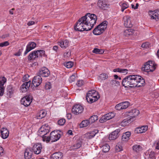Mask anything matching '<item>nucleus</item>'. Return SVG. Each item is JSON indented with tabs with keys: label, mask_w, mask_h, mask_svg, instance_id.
I'll use <instances>...</instances> for the list:
<instances>
[{
	"label": "nucleus",
	"mask_w": 159,
	"mask_h": 159,
	"mask_svg": "<svg viewBox=\"0 0 159 159\" xmlns=\"http://www.w3.org/2000/svg\"><path fill=\"white\" fill-rule=\"evenodd\" d=\"M128 115L130 118H135L138 116L139 113V111L136 109H134L128 112Z\"/></svg>",
	"instance_id": "obj_18"
},
{
	"label": "nucleus",
	"mask_w": 159,
	"mask_h": 159,
	"mask_svg": "<svg viewBox=\"0 0 159 159\" xmlns=\"http://www.w3.org/2000/svg\"><path fill=\"white\" fill-rule=\"evenodd\" d=\"M128 124V122L126 120H124L120 123V125L122 126H125Z\"/></svg>",
	"instance_id": "obj_54"
},
{
	"label": "nucleus",
	"mask_w": 159,
	"mask_h": 159,
	"mask_svg": "<svg viewBox=\"0 0 159 159\" xmlns=\"http://www.w3.org/2000/svg\"><path fill=\"white\" fill-rule=\"evenodd\" d=\"M32 151L31 148H28L25 150L24 156L25 159H30L32 156Z\"/></svg>",
	"instance_id": "obj_21"
},
{
	"label": "nucleus",
	"mask_w": 159,
	"mask_h": 159,
	"mask_svg": "<svg viewBox=\"0 0 159 159\" xmlns=\"http://www.w3.org/2000/svg\"><path fill=\"white\" fill-rule=\"evenodd\" d=\"M102 151L104 152H108L110 149V146L107 144H106L102 146Z\"/></svg>",
	"instance_id": "obj_42"
},
{
	"label": "nucleus",
	"mask_w": 159,
	"mask_h": 159,
	"mask_svg": "<svg viewBox=\"0 0 159 159\" xmlns=\"http://www.w3.org/2000/svg\"><path fill=\"white\" fill-rule=\"evenodd\" d=\"M36 45L35 43L32 42H29L26 46V50L24 53V55H25L28 52L34 48Z\"/></svg>",
	"instance_id": "obj_14"
},
{
	"label": "nucleus",
	"mask_w": 159,
	"mask_h": 159,
	"mask_svg": "<svg viewBox=\"0 0 159 159\" xmlns=\"http://www.w3.org/2000/svg\"><path fill=\"white\" fill-rule=\"evenodd\" d=\"M98 131H93L86 134V136L87 139H90L93 137L98 133Z\"/></svg>",
	"instance_id": "obj_33"
},
{
	"label": "nucleus",
	"mask_w": 159,
	"mask_h": 159,
	"mask_svg": "<svg viewBox=\"0 0 159 159\" xmlns=\"http://www.w3.org/2000/svg\"><path fill=\"white\" fill-rule=\"evenodd\" d=\"M38 52L36 51H34L31 52L28 57V59L29 60L34 59L38 57Z\"/></svg>",
	"instance_id": "obj_26"
},
{
	"label": "nucleus",
	"mask_w": 159,
	"mask_h": 159,
	"mask_svg": "<svg viewBox=\"0 0 159 159\" xmlns=\"http://www.w3.org/2000/svg\"><path fill=\"white\" fill-rule=\"evenodd\" d=\"M83 107L80 104L74 105L72 109V113L75 115H78L81 113L83 111Z\"/></svg>",
	"instance_id": "obj_6"
},
{
	"label": "nucleus",
	"mask_w": 159,
	"mask_h": 159,
	"mask_svg": "<svg viewBox=\"0 0 159 159\" xmlns=\"http://www.w3.org/2000/svg\"><path fill=\"white\" fill-rule=\"evenodd\" d=\"M47 112L44 110H42L38 112L36 116L37 119H40L44 117L46 115Z\"/></svg>",
	"instance_id": "obj_23"
},
{
	"label": "nucleus",
	"mask_w": 159,
	"mask_h": 159,
	"mask_svg": "<svg viewBox=\"0 0 159 159\" xmlns=\"http://www.w3.org/2000/svg\"><path fill=\"white\" fill-rule=\"evenodd\" d=\"M93 52L96 54H101L104 52V51L102 49L95 48L93 51Z\"/></svg>",
	"instance_id": "obj_45"
},
{
	"label": "nucleus",
	"mask_w": 159,
	"mask_h": 159,
	"mask_svg": "<svg viewBox=\"0 0 159 159\" xmlns=\"http://www.w3.org/2000/svg\"><path fill=\"white\" fill-rule=\"evenodd\" d=\"M114 72H119L124 73V74H126L128 73V70L126 69H123L120 68H116L113 70Z\"/></svg>",
	"instance_id": "obj_34"
},
{
	"label": "nucleus",
	"mask_w": 159,
	"mask_h": 159,
	"mask_svg": "<svg viewBox=\"0 0 159 159\" xmlns=\"http://www.w3.org/2000/svg\"><path fill=\"white\" fill-rule=\"evenodd\" d=\"M148 47V44L147 43H143L141 45V47L143 48H147Z\"/></svg>",
	"instance_id": "obj_61"
},
{
	"label": "nucleus",
	"mask_w": 159,
	"mask_h": 159,
	"mask_svg": "<svg viewBox=\"0 0 159 159\" xmlns=\"http://www.w3.org/2000/svg\"><path fill=\"white\" fill-rule=\"evenodd\" d=\"M149 14L151 19L155 20L158 19L159 18V10L149 11Z\"/></svg>",
	"instance_id": "obj_16"
},
{
	"label": "nucleus",
	"mask_w": 159,
	"mask_h": 159,
	"mask_svg": "<svg viewBox=\"0 0 159 159\" xmlns=\"http://www.w3.org/2000/svg\"><path fill=\"white\" fill-rule=\"evenodd\" d=\"M108 78V74L106 73H104L101 74L99 75L98 79L101 82H102V81L105 80L107 79Z\"/></svg>",
	"instance_id": "obj_28"
},
{
	"label": "nucleus",
	"mask_w": 159,
	"mask_h": 159,
	"mask_svg": "<svg viewBox=\"0 0 159 159\" xmlns=\"http://www.w3.org/2000/svg\"><path fill=\"white\" fill-rule=\"evenodd\" d=\"M29 77V76L28 75H25L23 77V81L25 82L27 81Z\"/></svg>",
	"instance_id": "obj_56"
},
{
	"label": "nucleus",
	"mask_w": 159,
	"mask_h": 159,
	"mask_svg": "<svg viewBox=\"0 0 159 159\" xmlns=\"http://www.w3.org/2000/svg\"><path fill=\"white\" fill-rule=\"evenodd\" d=\"M156 149H159V140L156 143Z\"/></svg>",
	"instance_id": "obj_64"
},
{
	"label": "nucleus",
	"mask_w": 159,
	"mask_h": 159,
	"mask_svg": "<svg viewBox=\"0 0 159 159\" xmlns=\"http://www.w3.org/2000/svg\"><path fill=\"white\" fill-rule=\"evenodd\" d=\"M50 127L47 124L43 125L39 130V134L42 135H47V134L50 131Z\"/></svg>",
	"instance_id": "obj_9"
},
{
	"label": "nucleus",
	"mask_w": 159,
	"mask_h": 159,
	"mask_svg": "<svg viewBox=\"0 0 159 159\" xmlns=\"http://www.w3.org/2000/svg\"><path fill=\"white\" fill-rule=\"evenodd\" d=\"M42 78L39 75L35 76L32 80V84L34 87H38L42 83Z\"/></svg>",
	"instance_id": "obj_13"
},
{
	"label": "nucleus",
	"mask_w": 159,
	"mask_h": 159,
	"mask_svg": "<svg viewBox=\"0 0 159 159\" xmlns=\"http://www.w3.org/2000/svg\"><path fill=\"white\" fill-rule=\"evenodd\" d=\"M107 22L105 21L97 26L93 31V33L95 35H99L103 33L107 27Z\"/></svg>",
	"instance_id": "obj_4"
},
{
	"label": "nucleus",
	"mask_w": 159,
	"mask_h": 159,
	"mask_svg": "<svg viewBox=\"0 0 159 159\" xmlns=\"http://www.w3.org/2000/svg\"><path fill=\"white\" fill-rule=\"evenodd\" d=\"M124 25L128 28H130L132 27V23L131 22L130 17L128 16H125L123 17Z\"/></svg>",
	"instance_id": "obj_15"
},
{
	"label": "nucleus",
	"mask_w": 159,
	"mask_h": 159,
	"mask_svg": "<svg viewBox=\"0 0 159 159\" xmlns=\"http://www.w3.org/2000/svg\"><path fill=\"white\" fill-rule=\"evenodd\" d=\"M67 117L68 119H70L71 117V115L70 113H68L67 114Z\"/></svg>",
	"instance_id": "obj_63"
},
{
	"label": "nucleus",
	"mask_w": 159,
	"mask_h": 159,
	"mask_svg": "<svg viewBox=\"0 0 159 159\" xmlns=\"http://www.w3.org/2000/svg\"><path fill=\"white\" fill-rule=\"evenodd\" d=\"M97 19V16L95 14L87 13L79 19L74 26V29L79 31L90 30L96 23Z\"/></svg>",
	"instance_id": "obj_1"
},
{
	"label": "nucleus",
	"mask_w": 159,
	"mask_h": 159,
	"mask_svg": "<svg viewBox=\"0 0 159 159\" xmlns=\"http://www.w3.org/2000/svg\"><path fill=\"white\" fill-rule=\"evenodd\" d=\"M121 105V108L122 109H126L129 106V103L127 101L125 102L120 103Z\"/></svg>",
	"instance_id": "obj_40"
},
{
	"label": "nucleus",
	"mask_w": 159,
	"mask_h": 159,
	"mask_svg": "<svg viewBox=\"0 0 159 159\" xmlns=\"http://www.w3.org/2000/svg\"><path fill=\"white\" fill-rule=\"evenodd\" d=\"M7 91L10 94H12L14 92L15 89V87L11 85H9L7 87Z\"/></svg>",
	"instance_id": "obj_37"
},
{
	"label": "nucleus",
	"mask_w": 159,
	"mask_h": 159,
	"mask_svg": "<svg viewBox=\"0 0 159 159\" xmlns=\"http://www.w3.org/2000/svg\"><path fill=\"white\" fill-rule=\"evenodd\" d=\"M139 6V4L138 3H136L135 6H134V4H131L132 8L134 9H137L138 8Z\"/></svg>",
	"instance_id": "obj_58"
},
{
	"label": "nucleus",
	"mask_w": 159,
	"mask_h": 159,
	"mask_svg": "<svg viewBox=\"0 0 159 159\" xmlns=\"http://www.w3.org/2000/svg\"><path fill=\"white\" fill-rule=\"evenodd\" d=\"M148 126L147 125L142 126L136 128L135 130V132L136 133H142L145 132L148 129Z\"/></svg>",
	"instance_id": "obj_22"
},
{
	"label": "nucleus",
	"mask_w": 159,
	"mask_h": 159,
	"mask_svg": "<svg viewBox=\"0 0 159 159\" xmlns=\"http://www.w3.org/2000/svg\"><path fill=\"white\" fill-rule=\"evenodd\" d=\"M1 133L2 138L3 139H6L8 136L9 132L6 128H2L1 130Z\"/></svg>",
	"instance_id": "obj_24"
},
{
	"label": "nucleus",
	"mask_w": 159,
	"mask_h": 159,
	"mask_svg": "<svg viewBox=\"0 0 159 159\" xmlns=\"http://www.w3.org/2000/svg\"><path fill=\"white\" fill-rule=\"evenodd\" d=\"M4 92V89L2 87H0V96H2Z\"/></svg>",
	"instance_id": "obj_59"
},
{
	"label": "nucleus",
	"mask_w": 159,
	"mask_h": 159,
	"mask_svg": "<svg viewBox=\"0 0 159 159\" xmlns=\"http://www.w3.org/2000/svg\"><path fill=\"white\" fill-rule=\"evenodd\" d=\"M135 32V31L129 28L125 30L124 31V35L126 36H128L130 35H133Z\"/></svg>",
	"instance_id": "obj_27"
},
{
	"label": "nucleus",
	"mask_w": 159,
	"mask_h": 159,
	"mask_svg": "<svg viewBox=\"0 0 159 159\" xmlns=\"http://www.w3.org/2000/svg\"><path fill=\"white\" fill-rule=\"evenodd\" d=\"M50 139L52 142L57 141L61 137L60 134L57 131H54L50 134Z\"/></svg>",
	"instance_id": "obj_8"
},
{
	"label": "nucleus",
	"mask_w": 159,
	"mask_h": 159,
	"mask_svg": "<svg viewBox=\"0 0 159 159\" xmlns=\"http://www.w3.org/2000/svg\"><path fill=\"white\" fill-rule=\"evenodd\" d=\"M62 156V153L61 152H57L53 154L52 157L53 159H61Z\"/></svg>",
	"instance_id": "obj_30"
},
{
	"label": "nucleus",
	"mask_w": 159,
	"mask_h": 159,
	"mask_svg": "<svg viewBox=\"0 0 159 159\" xmlns=\"http://www.w3.org/2000/svg\"><path fill=\"white\" fill-rule=\"evenodd\" d=\"M149 66V62L148 61L144 65L143 70L146 72H150V71H149L150 68Z\"/></svg>",
	"instance_id": "obj_44"
},
{
	"label": "nucleus",
	"mask_w": 159,
	"mask_h": 159,
	"mask_svg": "<svg viewBox=\"0 0 159 159\" xmlns=\"http://www.w3.org/2000/svg\"><path fill=\"white\" fill-rule=\"evenodd\" d=\"M120 5L121 7V11H124V10L129 7V5L128 3L124 2L122 3H120Z\"/></svg>",
	"instance_id": "obj_38"
},
{
	"label": "nucleus",
	"mask_w": 159,
	"mask_h": 159,
	"mask_svg": "<svg viewBox=\"0 0 159 159\" xmlns=\"http://www.w3.org/2000/svg\"><path fill=\"white\" fill-rule=\"evenodd\" d=\"M149 70L150 72L153 71L156 69V65L155 62L152 61H149Z\"/></svg>",
	"instance_id": "obj_32"
},
{
	"label": "nucleus",
	"mask_w": 159,
	"mask_h": 159,
	"mask_svg": "<svg viewBox=\"0 0 159 159\" xmlns=\"http://www.w3.org/2000/svg\"><path fill=\"white\" fill-rule=\"evenodd\" d=\"M121 103H119L116 105L115 106V108L116 109L118 110H120L122 109V108H121Z\"/></svg>",
	"instance_id": "obj_55"
},
{
	"label": "nucleus",
	"mask_w": 159,
	"mask_h": 159,
	"mask_svg": "<svg viewBox=\"0 0 159 159\" xmlns=\"http://www.w3.org/2000/svg\"><path fill=\"white\" fill-rule=\"evenodd\" d=\"M42 149V146L41 143H38L35 144L33 147L32 151L36 154H39Z\"/></svg>",
	"instance_id": "obj_11"
},
{
	"label": "nucleus",
	"mask_w": 159,
	"mask_h": 159,
	"mask_svg": "<svg viewBox=\"0 0 159 159\" xmlns=\"http://www.w3.org/2000/svg\"><path fill=\"white\" fill-rule=\"evenodd\" d=\"M120 132V129H117L109 135V139L110 140L115 139L118 137V134Z\"/></svg>",
	"instance_id": "obj_20"
},
{
	"label": "nucleus",
	"mask_w": 159,
	"mask_h": 159,
	"mask_svg": "<svg viewBox=\"0 0 159 159\" xmlns=\"http://www.w3.org/2000/svg\"><path fill=\"white\" fill-rule=\"evenodd\" d=\"M132 148L134 151L136 153H139L143 149L141 146L138 144L133 146Z\"/></svg>",
	"instance_id": "obj_29"
},
{
	"label": "nucleus",
	"mask_w": 159,
	"mask_h": 159,
	"mask_svg": "<svg viewBox=\"0 0 159 159\" xmlns=\"http://www.w3.org/2000/svg\"><path fill=\"white\" fill-rule=\"evenodd\" d=\"M149 158L150 159H153L154 158V152H151L149 154Z\"/></svg>",
	"instance_id": "obj_57"
},
{
	"label": "nucleus",
	"mask_w": 159,
	"mask_h": 159,
	"mask_svg": "<svg viewBox=\"0 0 159 159\" xmlns=\"http://www.w3.org/2000/svg\"><path fill=\"white\" fill-rule=\"evenodd\" d=\"M51 84L50 82L47 83L45 85V89L46 90L50 89L51 88Z\"/></svg>",
	"instance_id": "obj_53"
},
{
	"label": "nucleus",
	"mask_w": 159,
	"mask_h": 159,
	"mask_svg": "<svg viewBox=\"0 0 159 159\" xmlns=\"http://www.w3.org/2000/svg\"><path fill=\"white\" fill-rule=\"evenodd\" d=\"M84 82L82 80L78 81L76 84V85L79 87H81L84 84Z\"/></svg>",
	"instance_id": "obj_52"
},
{
	"label": "nucleus",
	"mask_w": 159,
	"mask_h": 159,
	"mask_svg": "<svg viewBox=\"0 0 159 159\" xmlns=\"http://www.w3.org/2000/svg\"><path fill=\"white\" fill-rule=\"evenodd\" d=\"M145 80L141 76L137 75H131L126 77L122 81V84L125 88L128 86L140 87L145 85Z\"/></svg>",
	"instance_id": "obj_2"
},
{
	"label": "nucleus",
	"mask_w": 159,
	"mask_h": 159,
	"mask_svg": "<svg viewBox=\"0 0 159 159\" xmlns=\"http://www.w3.org/2000/svg\"><path fill=\"white\" fill-rule=\"evenodd\" d=\"M9 44L8 41H6L0 43V47H3L8 46Z\"/></svg>",
	"instance_id": "obj_51"
},
{
	"label": "nucleus",
	"mask_w": 159,
	"mask_h": 159,
	"mask_svg": "<svg viewBox=\"0 0 159 159\" xmlns=\"http://www.w3.org/2000/svg\"><path fill=\"white\" fill-rule=\"evenodd\" d=\"M58 49V47L57 46H54L53 47V50L57 52V50Z\"/></svg>",
	"instance_id": "obj_62"
},
{
	"label": "nucleus",
	"mask_w": 159,
	"mask_h": 159,
	"mask_svg": "<svg viewBox=\"0 0 159 159\" xmlns=\"http://www.w3.org/2000/svg\"><path fill=\"white\" fill-rule=\"evenodd\" d=\"M58 43V45L63 49H66L69 45V42L66 39L59 41Z\"/></svg>",
	"instance_id": "obj_19"
},
{
	"label": "nucleus",
	"mask_w": 159,
	"mask_h": 159,
	"mask_svg": "<svg viewBox=\"0 0 159 159\" xmlns=\"http://www.w3.org/2000/svg\"><path fill=\"white\" fill-rule=\"evenodd\" d=\"M30 81L26 82L20 86V91L22 92H25L27 91L30 85Z\"/></svg>",
	"instance_id": "obj_17"
},
{
	"label": "nucleus",
	"mask_w": 159,
	"mask_h": 159,
	"mask_svg": "<svg viewBox=\"0 0 159 159\" xmlns=\"http://www.w3.org/2000/svg\"><path fill=\"white\" fill-rule=\"evenodd\" d=\"M7 79L4 77L0 78V87H2L6 82Z\"/></svg>",
	"instance_id": "obj_46"
},
{
	"label": "nucleus",
	"mask_w": 159,
	"mask_h": 159,
	"mask_svg": "<svg viewBox=\"0 0 159 159\" xmlns=\"http://www.w3.org/2000/svg\"><path fill=\"white\" fill-rule=\"evenodd\" d=\"M111 83L112 85H114L116 86H117L120 85L119 82L115 80H111Z\"/></svg>",
	"instance_id": "obj_50"
},
{
	"label": "nucleus",
	"mask_w": 159,
	"mask_h": 159,
	"mask_svg": "<svg viewBox=\"0 0 159 159\" xmlns=\"http://www.w3.org/2000/svg\"><path fill=\"white\" fill-rule=\"evenodd\" d=\"M98 120V116L97 115H94L91 116L89 119V120L90 123H92Z\"/></svg>",
	"instance_id": "obj_39"
},
{
	"label": "nucleus",
	"mask_w": 159,
	"mask_h": 159,
	"mask_svg": "<svg viewBox=\"0 0 159 159\" xmlns=\"http://www.w3.org/2000/svg\"><path fill=\"white\" fill-rule=\"evenodd\" d=\"M131 135L130 132L127 131L124 133L122 136V141L124 142L127 141L129 139Z\"/></svg>",
	"instance_id": "obj_25"
},
{
	"label": "nucleus",
	"mask_w": 159,
	"mask_h": 159,
	"mask_svg": "<svg viewBox=\"0 0 159 159\" xmlns=\"http://www.w3.org/2000/svg\"><path fill=\"white\" fill-rule=\"evenodd\" d=\"M38 52V57L44 56L45 55V51L42 50H39L36 51Z\"/></svg>",
	"instance_id": "obj_48"
},
{
	"label": "nucleus",
	"mask_w": 159,
	"mask_h": 159,
	"mask_svg": "<svg viewBox=\"0 0 159 159\" xmlns=\"http://www.w3.org/2000/svg\"><path fill=\"white\" fill-rule=\"evenodd\" d=\"M98 6L100 9L106 10L109 7V4L107 0H98Z\"/></svg>",
	"instance_id": "obj_5"
},
{
	"label": "nucleus",
	"mask_w": 159,
	"mask_h": 159,
	"mask_svg": "<svg viewBox=\"0 0 159 159\" xmlns=\"http://www.w3.org/2000/svg\"><path fill=\"white\" fill-rule=\"evenodd\" d=\"M76 76V74L75 73L73 74L71 76L69 79V81L70 83H72L74 82Z\"/></svg>",
	"instance_id": "obj_47"
},
{
	"label": "nucleus",
	"mask_w": 159,
	"mask_h": 159,
	"mask_svg": "<svg viewBox=\"0 0 159 159\" xmlns=\"http://www.w3.org/2000/svg\"><path fill=\"white\" fill-rule=\"evenodd\" d=\"M99 98L98 92L93 90L89 91L87 93L86 99L88 102L91 103L96 101Z\"/></svg>",
	"instance_id": "obj_3"
},
{
	"label": "nucleus",
	"mask_w": 159,
	"mask_h": 159,
	"mask_svg": "<svg viewBox=\"0 0 159 159\" xmlns=\"http://www.w3.org/2000/svg\"><path fill=\"white\" fill-rule=\"evenodd\" d=\"M115 116L114 113L112 112H109L105 114L100 119L99 121L101 123H103L107 120H110L113 118Z\"/></svg>",
	"instance_id": "obj_10"
},
{
	"label": "nucleus",
	"mask_w": 159,
	"mask_h": 159,
	"mask_svg": "<svg viewBox=\"0 0 159 159\" xmlns=\"http://www.w3.org/2000/svg\"><path fill=\"white\" fill-rule=\"evenodd\" d=\"M42 140L43 141L46 142L47 143L49 142L51 139H50V136H47L46 135H42Z\"/></svg>",
	"instance_id": "obj_41"
},
{
	"label": "nucleus",
	"mask_w": 159,
	"mask_h": 159,
	"mask_svg": "<svg viewBox=\"0 0 159 159\" xmlns=\"http://www.w3.org/2000/svg\"><path fill=\"white\" fill-rule=\"evenodd\" d=\"M38 75L42 77H47L50 75V72L47 68L43 67L41 68L39 70L38 73Z\"/></svg>",
	"instance_id": "obj_12"
},
{
	"label": "nucleus",
	"mask_w": 159,
	"mask_h": 159,
	"mask_svg": "<svg viewBox=\"0 0 159 159\" xmlns=\"http://www.w3.org/2000/svg\"><path fill=\"white\" fill-rule=\"evenodd\" d=\"M32 98L31 95L26 96L21 99L20 102L25 106H29L32 102Z\"/></svg>",
	"instance_id": "obj_7"
},
{
	"label": "nucleus",
	"mask_w": 159,
	"mask_h": 159,
	"mask_svg": "<svg viewBox=\"0 0 159 159\" xmlns=\"http://www.w3.org/2000/svg\"><path fill=\"white\" fill-rule=\"evenodd\" d=\"M66 121L64 119H61L58 121V124L61 126L63 125L65 123Z\"/></svg>",
	"instance_id": "obj_49"
},
{
	"label": "nucleus",
	"mask_w": 159,
	"mask_h": 159,
	"mask_svg": "<svg viewBox=\"0 0 159 159\" xmlns=\"http://www.w3.org/2000/svg\"><path fill=\"white\" fill-rule=\"evenodd\" d=\"M34 21H30L28 22L27 23V25L28 26H30L32 25H34Z\"/></svg>",
	"instance_id": "obj_60"
},
{
	"label": "nucleus",
	"mask_w": 159,
	"mask_h": 159,
	"mask_svg": "<svg viewBox=\"0 0 159 159\" xmlns=\"http://www.w3.org/2000/svg\"><path fill=\"white\" fill-rule=\"evenodd\" d=\"M90 123L89 120H84L81 123L80 126L81 127H86L89 125Z\"/></svg>",
	"instance_id": "obj_36"
},
{
	"label": "nucleus",
	"mask_w": 159,
	"mask_h": 159,
	"mask_svg": "<svg viewBox=\"0 0 159 159\" xmlns=\"http://www.w3.org/2000/svg\"><path fill=\"white\" fill-rule=\"evenodd\" d=\"M64 66L68 68L72 67L73 65V63L72 61H68L64 63Z\"/></svg>",
	"instance_id": "obj_43"
},
{
	"label": "nucleus",
	"mask_w": 159,
	"mask_h": 159,
	"mask_svg": "<svg viewBox=\"0 0 159 159\" xmlns=\"http://www.w3.org/2000/svg\"><path fill=\"white\" fill-rule=\"evenodd\" d=\"M123 144L121 142H119L116 146V150L117 152L123 150Z\"/></svg>",
	"instance_id": "obj_35"
},
{
	"label": "nucleus",
	"mask_w": 159,
	"mask_h": 159,
	"mask_svg": "<svg viewBox=\"0 0 159 159\" xmlns=\"http://www.w3.org/2000/svg\"><path fill=\"white\" fill-rule=\"evenodd\" d=\"M82 145V143L80 141H77L72 146H71V148L72 149L75 150L80 148Z\"/></svg>",
	"instance_id": "obj_31"
}]
</instances>
